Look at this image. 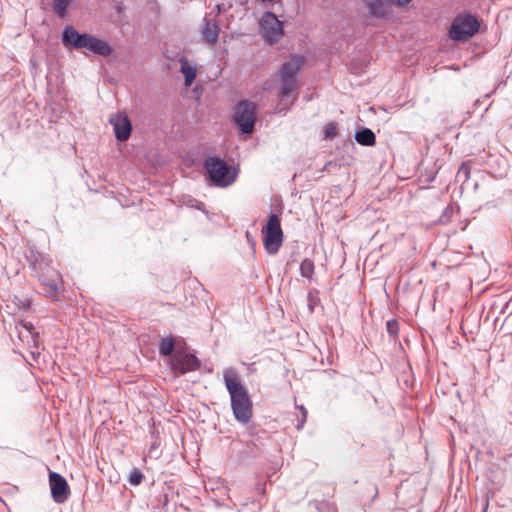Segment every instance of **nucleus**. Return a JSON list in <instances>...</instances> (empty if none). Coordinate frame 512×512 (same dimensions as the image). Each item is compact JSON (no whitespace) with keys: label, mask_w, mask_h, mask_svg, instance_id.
Returning a JSON list of instances; mask_svg holds the SVG:
<instances>
[{"label":"nucleus","mask_w":512,"mask_h":512,"mask_svg":"<svg viewBox=\"0 0 512 512\" xmlns=\"http://www.w3.org/2000/svg\"><path fill=\"white\" fill-rule=\"evenodd\" d=\"M223 381L230 396L235 419L242 424L249 423L253 417V402L239 373L234 368H228L223 372Z\"/></svg>","instance_id":"f257e3e1"},{"label":"nucleus","mask_w":512,"mask_h":512,"mask_svg":"<svg viewBox=\"0 0 512 512\" xmlns=\"http://www.w3.org/2000/svg\"><path fill=\"white\" fill-rule=\"evenodd\" d=\"M337 135V125L334 122L328 123L324 128V138L332 139Z\"/></svg>","instance_id":"412c9836"},{"label":"nucleus","mask_w":512,"mask_h":512,"mask_svg":"<svg viewBox=\"0 0 512 512\" xmlns=\"http://www.w3.org/2000/svg\"><path fill=\"white\" fill-rule=\"evenodd\" d=\"M480 23L471 14L457 15L449 29V37L454 41H466L479 30Z\"/></svg>","instance_id":"423d86ee"},{"label":"nucleus","mask_w":512,"mask_h":512,"mask_svg":"<svg viewBox=\"0 0 512 512\" xmlns=\"http://www.w3.org/2000/svg\"><path fill=\"white\" fill-rule=\"evenodd\" d=\"M72 0H53V10L56 15L60 18H64L67 15L68 7Z\"/></svg>","instance_id":"f3484780"},{"label":"nucleus","mask_w":512,"mask_h":512,"mask_svg":"<svg viewBox=\"0 0 512 512\" xmlns=\"http://www.w3.org/2000/svg\"><path fill=\"white\" fill-rule=\"evenodd\" d=\"M113 126L115 137L118 141H127L132 132V124L126 114L117 113L110 119Z\"/></svg>","instance_id":"9b49d317"},{"label":"nucleus","mask_w":512,"mask_h":512,"mask_svg":"<svg viewBox=\"0 0 512 512\" xmlns=\"http://www.w3.org/2000/svg\"><path fill=\"white\" fill-rule=\"evenodd\" d=\"M23 326L26 330L29 331V333L32 335L34 339L39 336V333L34 331V327L31 323H25Z\"/></svg>","instance_id":"5701e85b"},{"label":"nucleus","mask_w":512,"mask_h":512,"mask_svg":"<svg viewBox=\"0 0 512 512\" xmlns=\"http://www.w3.org/2000/svg\"><path fill=\"white\" fill-rule=\"evenodd\" d=\"M26 259L35 274L48 269L50 265L49 257L38 251L35 246L29 247L26 253Z\"/></svg>","instance_id":"f8f14e48"},{"label":"nucleus","mask_w":512,"mask_h":512,"mask_svg":"<svg viewBox=\"0 0 512 512\" xmlns=\"http://www.w3.org/2000/svg\"><path fill=\"white\" fill-rule=\"evenodd\" d=\"M458 175L461 176L463 175L464 176V180H468L470 178V167L467 163H463L459 170H458Z\"/></svg>","instance_id":"4be33fe9"},{"label":"nucleus","mask_w":512,"mask_h":512,"mask_svg":"<svg viewBox=\"0 0 512 512\" xmlns=\"http://www.w3.org/2000/svg\"><path fill=\"white\" fill-rule=\"evenodd\" d=\"M48 480L53 501L59 504L64 503L70 496V487L67 480L54 471L49 472Z\"/></svg>","instance_id":"9d476101"},{"label":"nucleus","mask_w":512,"mask_h":512,"mask_svg":"<svg viewBox=\"0 0 512 512\" xmlns=\"http://www.w3.org/2000/svg\"><path fill=\"white\" fill-rule=\"evenodd\" d=\"M314 263L310 259H304L300 264V272L303 277L311 279L314 274Z\"/></svg>","instance_id":"6ab92c4d"},{"label":"nucleus","mask_w":512,"mask_h":512,"mask_svg":"<svg viewBox=\"0 0 512 512\" xmlns=\"http://www.w3.org/2000/svg\"><path fill=\"white\" fill-rule=\"evenodd\" d=\"M304 57L299 55H291L289 59L283 63L279 72L280 79V97L282 99L289 98L297 88L296 75L304 64Z\"/></svg>","instance_id":"39448f33"},{"label":"nucleus","mask_w":512,"mask_h":512,"mask_svg":"<svg viewBox=\"0 0 512 512\" xmlns=\"http://www.w3.org/2000/svg\"><path fill=\"white\" fill-rule=\"evenodd\" d=\"M260 34L269 44L278 42L284 35L283 22L274 13H264L260 19Z\"/></svg>","instance_id":"1a4fd4ad"},{"label":"nucleus","mask_w":512,"mask_h":512,"mask_svg":"<svg viewBox=\"0 0 512 512\" xmlns=\"http://www.w3.org/2000/svg\"><path fill=\"white\" fill-rule=\"evenodd\" d=\"M41 284L47 288V293L51 296L59 293L60 275L55 270L49 268L36 274Z\"/></svg>","instance_id":"ddd939ff"},{"label":"nucleus","mask_w":512,"mask_h":512,"mask_svg":"<svg viewBox=\"0 0 512 512\" xmlns=\"http://www.w3.org/2000/svg\"><path fill=\"white\" fill-rule=\"evenodd\" d=\"M391 1L399 6H403L407 3H409L411 0H391Z\"/></svg>","instance_id":"393cba45"},{"label":"nucleus","mask_w":512,"mask_h":512,"mask_svg":"<svg viewBox=\"0 0 512 512\" xmlns=\"http://www.w3.org/2000/svg\"><path fill=\"white\" fill-rule=\"evenodd\" d=\"M181 64V72L184 75L185 86L190 87L192 85V65L189 64L185 56L179 58Z\"/></svg>","instance_id":"dca6fc26"},{"label":"nucleus","mask_w":512,"mask_h":512,"mask_svg":"<svg viewBox=\"0 0 512 512\" xmlns=\"http://www.w3.org/2000/svg\"><path fill=\"white\" fill-rule=\"evenodd\" d=\"M300 411L302 414V424H303L307 417V410L303 406H300Z\"/></svg>","instance_id":"b1692460"},{"label":"nucleus","mask_w":512,"mask_h":512,"mask_svg":"<svg viewBox=\"0 0 512 512\" xmlns=\"http://www.w3.org/2000/svg\"><path fill=\"white\" fill-rule=\"evenodd\" d=\"M263 244L269 254H276L283 242V231L280 218L270 215L267 224L262 228Z\"/></svg>","instance_id":"0eeeda50"},{"label":"nucleus","mask_w":512,"mask_h":512,"mask_svg":"<svg viewBox=\"0 0 512 512\" xmlns=\"http://www.w3.org/2000/svg\"><path fill=\"white\" fill-rule=\"evenodd\" d=\"M205 173L209 181L217 187L231 186L238 177V169L228 165L219 157H208L204 163Z\"/></svg>","instance_id":"20e7f679"},{"label":"nucleus","mask_w":512,"mask_h":512,"mask_svg":"<svg viewBox=\"0 0 512 512\" xmlns=\"http://www.w3.org/2000/svg\"><path fill=\"white\" fill-rule=\"evenodd\" d=\"M370 14L376 17H384L386 15V9L381 0H372L368 4Z\"/></svg>","instance_id":"a211bd4d"},{"label":"nucleus","mask_w":512,"mask_h":512,"mask_svg":"<svg viewBox=\"0 0 512 512\" xmlns=\"http://www.w3.org/2000/svg\"><path fill=\"white\" fill-rule=\"evenodd\" d=\"M159 354L167 358V363L176 376L192 370V353L173 337L161 339Z\"/></svg>","instance_id":"7ed1b4c3"},{"label":"nucleus","mask_w":512,"mask_h":512,"mask_svg":"<svg viewBox=\"0 0 512 512\" xmlns=\"http://www.w3.org/2000/svg\"><path fill=\"white\" fill-rule=\"evenodd\" d=\"M61 42L66 48L76 50L85 48L99 56H110L113 51L110 44L105 40L87 32L80 33L72 25H68L62 30Z\"/></svg>","instance_id":"f03ea898"},{"label":"nucleus","mask_w":512,"mask_h":512,"mask_svg":"<svg viewBox=\"0 0 512 512\" xmlns=\"http://www.w3.org/2000/svg\"><path fill=\"white\" fill-rule=\"evenodd\" d=\"M193 363H194V370H196L200 367V362L195 356H194Z\"/></svg>","instance_id":"a878e982"},{"label":"nucleus","mask_w":512,"mask_h":512,"mask_svg":"<svg viewBox=\"0 0 512 512\" xmlns=\"http://www.w3.org/2000/svg\"><path fill=\"white\" fill-rule=\"evenodd\" d=\"M233 119L241 132L249 134L254 129L256 120V106L250 101L244 100L237 104Z\"/></svg>","instance_id":"6e6552de"},{"label":"nucleus","mask_w":512,"mask_h":512,"mask_svg":"<svg viewBox=\"0 0 512 512\" xmlns=\"http://www.w3.org/2000/svg\"><path fill=\"white\" fill-rule=\"evenodd\" d=\"M219 35V28L216 25L215 22L207 21L203 31L202 36L203 38L210 44H213L217 41Z\"/></svg>","instance_id":"4468645a"},{"label":"nucleus","mask_w":512,"mask_h":512,"mask_svg":"<svg viewBox=\"0 0 512 512\" xmlns=\"http://www.w3.org/2000/svg\"><path fill=\"white\" fill-rule=\"evenodd\" d=\"M144 478L143 473L138 468H132L129 473L128 481L132 485H139Z\"/></svg>","instance_id":"aec40b11"},{"label":"nucleus","mask_w":512,"mask_h":512,"mask_svg":"<svg viewBox=\"0 0 512 512\" xmlns=\"http://www.w3.org/2000/svg\"><path fill=\"white\" fill-rule=\"evenodd\" d=\"M355 140L360 145L373 146L376 142V137L372 130L364 128L355 134Z\"/></svg>","instance_id":"2eb2a0df"}]
</instances>
